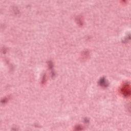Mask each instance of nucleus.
<instances>
[{"mask_svg":"<svg viewBox=\"0 0 131 131\" xmlns=\"http://www.w3.org/2000/svg\"><path fill=\"white\" fill-rule=\"evenodd\" d=\"M122 92L123 93V94H124V96L125 97H128V96H130L131 93L130 92L128 91H124L122 89Z\"/></svg>","mask_w":131,"mask_h":131,"instance_id":"7ed1b4c3","label":"nucleus"},{"mask_svg":"<svg viewBox=\"0 0 131 131\" xmlns=\"http://www.w3.org/2000/svg\"><path fill=\"white\" fill-rule=\"evenodd\" d=\"M97 84L98 86H101V88H108L110 86V82L107 80V77L106 76L100 77L97 81Z\"/></svg>","mask_w":131,"mask_h":131,"instance_id":"f257e3e1","label":"nucleus"},{"mask_svg":"<svg viewBox=\"0 0 131 131\" xmlns=\"http://www.w3.org/2000/svg\"><path fill=\"white\" fill-rule=\"evenodd\" d=\"M131 40V34L128 35V36H125L124 37H122L121 38V40L122 42L125 43V42H127L129 40Z\"/></svg>","mask_w":131,"mask_h":131,"instance_id":"f03ea898","label":"nucleus"},{"mask_svg":"<svg viewBox=\"0 0 131 131\" xmlns=\"http://www.w3.org/2000/svg\"><path fill=\"white\" fill-rule=\"evenodd\" d=\"M7 103V99L6 98H2L0 99V104L2 105H5Z\"/></svg>","mask_w":131,"mask_h":131,"instance_id":"20e7f679","label":"nucleus"},{"mask_svg":"<svg viewBox=\"0 0 131 131\" xmlns=\"http://www.w3.org/2000/svg\"><path fill=\"white\" fill-rule=\"evenodd\" d=\"M83 122H84V123H89V122H90V118H84L83 120Z\"/></svg>","mask_w":131,"mask_h":131,"instance_id":"39448f33","label":"nucleus"},{"mask_svg":"<svg viewBox=\"0 0 131 131\" xmlns=\"http://www.w3.org/2000/svg\"><path fill=\"white\" fill-rule=\"evenodd\" d=\"M51 74H52V76H54V75H55V73H54V72H52Z\"/></svg>","mask_w":131,"mask_h":131,"instance_id":"423d86ee","label":"nucleus"}]
</instances>
